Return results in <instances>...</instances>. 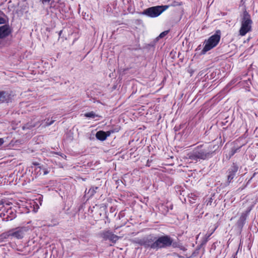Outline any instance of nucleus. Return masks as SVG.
Returning a JSON list of instances; mask_svg holds the SVG:
<instances>
[{
    "label": "nucleus",
    "mask_w": 258,
    "mask_h": 258,
    "mask_svg": "<svg viewBox=\"0 0 258 258\" xmlns=\"http://www.w3.org/2000/svg\"><path fill=\"white\" fill-rule=\"evenodd\" d=\"M213 199L212 198L209 199L207 203V206H211L212 205Z\"/></svg>",
    "instance_id": "20"
},
{
    "label": "nucleus",
    "mask_w": 258,
    "mask_h": 258,
    "mask_svg": "<svg viewBox=\"0 0 258 258\" xmlns=\"http://www.w3.org/2000/svg\"><path fill=\"white\" fill-rule=\"evenodd\" d=\"M43 172V175H46L49 171L46 169H42Z\"/></svg>",
    "instance_id": "23"
},
{
    "label": "nucleus",
    "mask_w": 258,
    "mask_h": 258,
    "mask_svg": "<svg viewBox=\"0 0 258 258\" xmlns=\"http://www.w3.org/2000/svg\"><path fill=\"white\" fill-rule=\"evenodd\" d=\"M220 38L221 32L220 30H217L214 35L205 40L204 47L202 50V53L205 54L207 51L216 47L219 43Z\"/></svg>",
    "instance_id": "2"
},
{
    "label": "nucleus",
    "mask_w": 258,
    "mask_h": 258,
    "mask_svg": "<svg viewBox=\"0 0 258 258\" xmlns=\"http://www.w3.org/2000/svg\"><path fill=\"white\" fill-rule=\"evenodd\" d=\"M235 153V151L232 152V155H233Z\"/></svg>",
    "instance_id": "27"
},
{
    "label": "nucleus",
    "mask_w": 258,
    "mask_h": 258,
    "mask_svg": "<svg viewBox=\"0 0 258 258\" xmlns=\"http://www.w3.org/2000/svg\"><path fill=\"white\" fill-rule=\"evenodd\" d=\"M168 32H169L168 31H165L162 32L159 35L158 38H162L164 37L165 36H166L168 33Z\"/></svg>",
    "instance_id": "18"
},
{
    "label": "nucleus",
    "mask_w": 258,
    "mask_h": 258,
    "mask_svg": "<svg viewBox=\"0 0 258 258\" xmlns=\"http://www.w3.org/2000/svg\"><path fill=\"white\" fill-rule=\"evenodd\" d=\"M36 170H38L39 171H40L41 168H40V167H37V168H36Z\"/></svg>",
    "instance_id": "26"
},
{
    "label": "nucleus",
    "mask_w": 258,
    "mask_h": 258,
    "mask_svg": "<svg viewBox=\"0 0 258 258\" xmlns=\"http://www.w3.org/2000/svg\"><path fill=\"white\" fill-rule=\"evenodd\" d=\"M3 204H4V202H3V201L0 200V206L2 205Z\"/></svg>",
    "instance_id": "25"
},
{
    "label": "nucleus",
    "mask_w": 258,
    "mask_h": 258,
    "mask_svg": "<svg viewBox=\"0 0 258 258\" xmlns=\"http://www.w3.org/2000/svg\"><path fill=\"white\" fill-rule=\"evenodd\" d=\"M177 243L173 242V239L168 235H163L159 237H156L155 249L166 248L172 245L176 247Z\"/></svg>",
    "instance_id": "4"
},
{
    "label": "nucleus",
    "mask_w": 258,
    "mask_h": 258,
    "mask_svg": "<svg viewBox=\"0 0 258 258\" xmlns=\"http://www.w3.org/2000/svg\"><path fill=\"white\" fill-rule=\"evenodd\" d=\"M238 166L235 164H233L230 167L228 170V175L227 176V179L229 182H230L233 179L235 176L236 173L238 170Z\"/></svg>",
    "instance_id": "9"
},
{
    "label": "nucleus",
    "mask_w": 258,
    "mask_h": 258,
    "mask_svg": "<svg viewBox=\"0 0 258 258\" xmlns=\"http://www.w3.org/2000/svg\"><path fill=\"white\" fill-rule=\"evenodd\" d=\"M5 23V20L2 17H0V24Z\"/></svg>",
    "instance_id": "21"
},
{
    "label": "nucleus",
    "mask_w": 258,
    "mask_h": 258,
    "mask_svg": "<svg viewBox=\"0 0 258 258\" xmlns=\"http://www.w3.org/2000/svg\"><path fill=\"white\" fill-rule=\"evenodd\" d=\"M37 123L36 122L35 123H32V122H31V123H28L27 124H26L23 127V130H25V129H31L32 128V127H35L36 126V125H37Z\"/></svg>",
    "instance_id": "15"
},
{
    "label": "nucleus",
    "mask_w": 258,
    "mask_h": 258,
    "mask_svg": "<svg viewBox=\"0 0 258 258\" xmlns=\"http://www.w3.org/2000/svg\"><path fill=\"white\" fill-rule=\"evenodd\" d=\"M98 187L97 186H93L90 188L89 189L88 192H86V194L88 195V197L89 198L92 197L96 192V190L98 189ZM85 192H86V191Z\"/></svg>",
    "instance_id": "14"
},
{
    "label": "nucleus",
    "mask_w": 258,
    "mask_h": 258,
    "mask_svg": "<svg viewBox=\"0 0 258 258\" xmlns=\"http://www.w3.org/2000/svg\"><path fill=\"white\" fill-rule=\"evenodd\" d=\"M168 7L167 5L152 7L145 10L142 14L151 18H155L166 10Z\"/></svg>",
    "instance_id": "5"
},
{
    "label": "nucleus",
    "mask_w": 258,
    "mask_h": 258,
    "mask_svg": "<svg viewBox=\"0 0 258 258\" xmlns=\"http://www.w3.org/2000/svg\"><path fill=\"white\" fill-rule=\"evenodd\" d=\"M15 217H16V215L14 214H13V215L12 216L8 215V217H7V221H9V220L11 221V220H13L14 218H15Z\"/></svg>",
    "instance_id": "19"
},
{
    "label": "nucleus",
    "mask_w": 258,
    "mask_h": 258,
    "mask_svg": "<svg viewBox=\"0 0 258 258\" xmlns=\"http://www.w3.org/2000/svg\"><path fill=\"white\" fill-rule=\"evenodd\" d=\"M97 115H96L93 112H88L85 114V116L89 118H95Z\"/></svg>",
    "instance_id": "16"
},
{
    "label": "nucleus",
    "mask_w": 258,
    "mask_h": 258,
    "mask_svg": "<svg viewBox=\"0 0 258 258\" xmlns=\"http://www.w3.org/2000/svg\"><path fill=\"white\" fill-rule=\"evenodd\" d=\"M9 94L6 91H0V103L7 101L9 99Z\"/></svg>",
    "instance_id": "13"
},
{
    "label": "nucleus",
    "mask_w": 258,
    "mask_h": 258,
    "mask_svg": "<svg viewBox=\"0 0 258 258\" xmlns=\"http://www.w3.org/2000/svg\"><path fill=\"white\" fill-rule=\"evenodd\" d=\"M247 218V214L242 213L237 222V225L241 228L243 226Z\"/></svg>",
    "instance_id": "12"
},
{
    "label": "nucleus",
    "mask_w": 258,
    "mask_h": 258,
    "mask_svg": "<svg viewBox=\"0 0 258 258\" xmlns=\"http://www.w3.org/2000/svg\"><path fill=\"white\" fill-rule=\"evenodd\" d=\"M4 139L3 138H0V147L4 144Z\"/></svg>",
    "instance_id": "22"
},
{
    "label": "nucleus",
    "mask_w": 258,
    "mask_h": 258,
    "mask_svg": "<svg viewBox=\"0 0 258 258\" xmlns=\"http://www.w3.org/2000/svg\"><path fill=\"white\" fill-rule=\"evenodd\" d=\"M28 230V227H17L10 231L9 236L20 239L24 237Z\"/></svg>",
    "instance_id": "7"
},
{
    "label": "nucleus",
    "mask_w": 258,
    "mask_h": 258,
    "mask_svg": "<svg viewBox=\"0 0 258 258\" xmlns=\"http://www.w3.org/2000/svg\"><path fill=\"white\" fill-rule=\"evenodd\" d=\"M40 1L42 2L43 4H45L47 3H49L50 0H40Z\"/></svg>",
    "instance_id": "24"
},
{
    "label": "nucleus",
    "mask_w": 258,
    "mask_h": 258,
    "mask_svg": "<svg viewBox=\"0 0 258 258\" xmlns=\"http://www.w3.org/2000/svg\"><path fill=\"white\" fill-rule=\"evenodd\" d=\"M113 133V131H110L105 132L103 131H99L96 134V138L101 141H105L106 138L110 136L111 134Z\"/></svg>",
    "instance_id": "10"
},
{
    "label": "nucleus",
    "mask_w": 258,
    "mask_h": 258,
    "mask_svg": "<svg viewBox=\"0 0 258 258\" xmlns=\"http://www.w3.org/2000/svg\"><path fill=\"white\" fill-rule=\"evenodd\" d=\"M252 20L250 16L245 11L243 12L242 18L241 21V27L239 32L240 36H243L251 30Z\"/></svg>",
    "instance_id": "3"
},
{
    "label": "nucleus",
    "mask_w": 258,
    "mask_h": 258,
    "mask_svg": "<svg viewBox=\"0 0 258 258\" xmlns=\"http://www.w3.org/2000/svg\"><path fill=\"white\" fill-rule=\"evenodd\" d=\"M156 236L154 235H149L142 239L135 240L134 242L144 246L145 248H150L155 249Z\"/></svg>",
    "instance_id": "6"
},
{
    "label": "nucleus",
    "mask_w": 258,
    "mask_h": 258,
    "mask_svg": "<svg viewBox=\"0 0 258 258\" xmlns=\"http://www.w3.org/2000/svg\"><path fill=\"white\" fill-rule=\"evenodd\" d=\"M214 151L211 146L201 145L198 146L187 155V158L190 162H196L200 160H206L212 157Z\"/></svg>",
    "instance_id": "1"
},
{
    "label": "nucleus",
    "mask_w": 258,
    "mask_h": 258,
    "mask_svg": "<svg viewBox=\"0 0 258 258\" xmlns=\"http://www.w3.org/2000/svg\"><path fill=\"white\" fill-rule=\"evenodd\" d=\"M11 33V29L9 26L5 25L0 27V38H3L9 36Z\"/></svg>",
    "instance_id": "11"
},
{
    "label": "nucleus",
    "mask_w": 258,
    "mask_h": 258,
    "mask_svg": "<svg viewBox=\"0 0 258 258\" xmlns=\"http://www.w3.org/2000/svg\"><path fill=\"white\" fill-rule=\"evenodd\" d=\"M52 120L50 121H48V119L47 120V121L46 122V126H49V125H51L56 120V117H54V118H53V117H52Z\"/></svg>",
    "instance_id": "17"
},
{
    "label": "nucleus",
    "mask_w": 258,
    "mask_h": 258,
    "mask_svg": "<svg viewBox=\"0 0 258 258\" xmlns=\"http://www.w3.org/2000/svg\"><path fill=\"white\" fill-rule=\"evenodd\" d=\"M100 236L104 240H108L110 241L115 243L121 237L115 234L109 230H104L100 232Z\"/></svg>",
    "instance_id": "8"
}]
</instances>
